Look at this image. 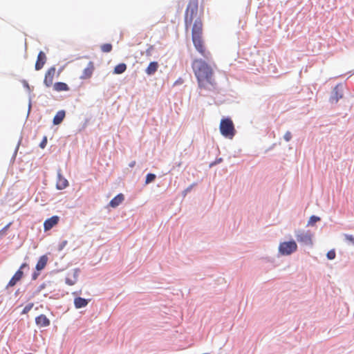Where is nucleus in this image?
Wrapping results in <instances>:
<instances>
[{
	"label": "nucleus",
	"mask_w": 354,
	"mask_h": 354,
	"mask_svg": "<svg viewBox=\"0 0 354 354\" xmlns=\"http://www.w3.org/2000/svg\"><path fill=\"white\" fill-rule=\"evenodd\" d=\"M198 12V0H189L185 12V26L187 30L192 27V41L196 50L204 57L208 58L209 53L205 49L203 39V21Z\"/></svg>",
	"instance_id": "1"
},
{
	"label": "nucleus",
	"mask_w": 354,
	"mask_h": 354,
	"mask_svg": "<svg viewBox=\"0 0 354 354\" xmlns=\"http://www.w3.org/2000/svg\"><path fill=\"white\" fill-rule=\"evenodd\" d=\"M192 67L200 88L211 90L215 87L214 71L210 65L202 59H195Z\"/></svg>",
	"instance_id": "2"
},
{
	"label": "nucleus",
	"mask_w": 354,
	"mask_h": 354,
	"mask_svg": "<svg viewBox=\"0 0 354 354\" xmlns=\"http://www.w3.org/2000/svg\"><path fill=\"white\" fill-rule=\"evenodd\" d=\"M219 129L221 133L224 137L230 139H232L236 133L233 122L229 118H223L221 120Z\"/></svg>",
	"instance_id": "3"
},
{
	"label": "nucleus",
	"mask_w": 354,
	"mask_h": 354,
	"mask_svg": "<svg viewBox=\"0 0 354 354\" xmlns=\"http://www.w3.org/2000/svg\"><path fill=\"white\" fill-rule=\"evenodd\" d=\"M295 236L297 238V240L299 243L301 244H304L306 245L311 246L313 244V233L309 231H304L299 230L295 232Z\"/></svg>",
	"instance_id": "4"
},
{
	"label": "nucleus",
	"mask_w": 354,
	"mask_h": 354,
	"mask_svg": "<svg viewBox=\"0 0 354 354\" xmlns=\"http://www.w3.org/2000/svg\"><path fill=\"white\" fill-rule=\"evenodd\" d=\"M297 250V245L294 241L281 243L279 246V251L283 255H290Z\"/></svg>",
	"instance_id": "5"
},
{
	"label": "nucleus",
	"mask_w": 354,
	"mask_h": 354,
	"mask_svg": "<svg viewBox=\"0 0 354 354\" xmlns=\"http://www.w3.org/2000/svg\"><path fill=\"white\" fill-rule=\"evenodd\" d=\"M26 263H23L21 266L19 270H18L14 276L11 278V279L9 281L8 283V287H12L14 286L18 281H19L21 278L23 277L24 272L21 270L24 268L26 267Z\"/></svg>",
	"instance_id": "6"
},
{
	"label": "nucleus",
	"mask_w": 354,
	"mask_h": 354,
	"mask_svg": "<svg viewBox=\"0 0 354 354\" xmlns=\"http://www.w3.org/2000/svg\"><path fill=\"white\" fill-rule=\"evenodd\" d=\"M56 73V68L50 67L46 73L44 83L47 87H50L53 84L54 77Z\"/></svg>",
	"instance_id": "7"
},
{
	"label": "nucleus",
	"mask_w": 354,
	"mask_h": 354,
	"mask_svg": "<svg viewBox=\"0 0 354 354\" xmlns=\"http://www.w3.org/2000/svg\"><path fill=\"white\" fill-rule=\"evenodd\" d=\"M95 70V66L93 62H89L86 67L83 70L82 73L80 76L82 80H87L91 77L93 71Z\"/></svg>",
	"instance_id": "8"
},
{
	"label": "nucleus",
	"mask_w": 354,
	"mask_h": 354,
	"mask_svg": "<svg viewBox=\"0 0 354 354\" xmlns=\"http://www.w3.org/2000/svg\"><path fill=\"white\" fill-rule=\"evenodd\" d=\"M59 221V217L58 216H53L50 218H48L45 221L44 223V228L45 231L50 230L54 226H55Z\"/></svg>",
	"instance_id": "9"
},
{
	"label": "nucleus",
	"mask_w": 354,
	"mask_h": 354,
	"mask_svg": "<svg viewBox=\"0 0 354 354\" xmlns=\"http://www.w3.org/2000/svg\"><path fill=\"white\" fill-rule=\"evenodd\" d=\"M46 62V54L43 51H40L37 55L35 63V70L39 71L43 68Z\"/></svg>",
	"instance_id": "10"
},
{
	"label": "nucleus",
	"mask_w": 354,
	"mask_h": 354,
	"mask_svg": "<svg viewBox=\"0 0 354 354\" xmlns=\"http://www.w3.org/2000/svg\"><path fill=\"white\" fill-rule=\"evenodd\" d=\"M35 322L39 327H46L50 325V320L45 315H40L35 318Z\"/></svg>",
	"instance_id": "11"
},
{
	"label": "nucleus",
	"mask_w": 354,
	"mask_h": 354,
	"mask_svg": "<svg viewBox=\"0 0 354 354\" xmlns=\"http://www.w3.org/2000/svg\"><path fill=\"white\" fill-rule=\"evenodd\" d=\"M56 185L58 189H65L68 185V180L62 176L60 171H58L57 173V180Z\"/></svg>",
	"instance_id": "12"
},
{
	"label": "nucleus",
	"mask_w": 354,
	"mask_h": 354,
	"mask_svg": "<svg viewBox=\"0 0 354 354\" xmlns=\"http://www.w3.org/2000/svg\"><path fill=\"white\" fill-rule=\"evenodd\" d=\"M124 200V196L122 194H118L116 196H115L110 202L109 205L111 207H116L119 205H120L123 201Z\"/></svg>",
	"instance_id": "13"
},
{
	"label": "nucleus",
	"mask_w": 354,
	"mask_h": 354,
	"mask_svg": "<svg viewBox=\"0 0 354 354\" xmlns=\"http://www.w3.org/2000/svg\"><path fill=\"white\" fill-rule=\"evenodd\" d=\"M158 67L159 65L157 62H150L148 66L147 67L145 72L147 75H151L157 71Z\"/></svg>",
	"instance_id": "14"
},
{
	"label": "nucleus",
	"mask_w": 354,
	"mask_h": 354,
	"mask_svg": "<svg viewBox=\"0 0 354 354\" xmlns=\"http://www.w3.org/2000/svg\"><path fill=\"white\" fill-rule=\"evenodd\" d=\"M47 261L48 257L46 255L41 256L36 264V270L37 271L43 270L46 267Z\"/></svg>",
	"instance_id": "15"
},
{
	"label": "nucleus",
	"mask_w": 354,
	"mask_h": 354,
	"mask_svg": "<svg viewBox=\"0 0 354 354\" xmlns=\"http://www.w3.org/2000/svg\"><path fill=\"white\" fill-rule=\"evenodd\" d=\"M88 303V300L82 298V297H76L74 299V305L76 308H81L87 306Z\"/></svg>",
	"instance_id": "16"
},
{
	"label": "nucleus",
	"mask_w": 354,
	"mask_h": 354,
	"mask_svg": "<svg viewBox=\"0 0 354 354\" xmlns=\"http://www.w3.org/2000/svg\"><path fill=\"white\" fill-rule=\"evenodd\" d=\"M65 118V111L62 110L58 111L53 118V124H59Z\"/></svg>",
	"instance_id": "17"
},
{
	"label": "nucleus",
	"mask_w": 354,
	"mask_h": 354,
	"mask_svg": "<svg viewBox=\"0 0 354 354\" xmlns=\"http://www.w3.org/2000/svg\"><path fill=\"white\" fill-rule=\"evenodd\" d=\"M53 88L56 91H67L69 90L68 86L64 82H56L53 85Z\"/></svg>",
	"instance_id": "18"
},
{
	"label": "nucleus",
	"mask_w": 354,
	"mask_h": 354,
	"mask_svg": "<svg viewBox=\"0 0 354 354\" xmlns=\"http://www.w3.org/2000/svg\"><path fill=\"white\" fill-rule=\"evenodd\" d=\"M127 69V65L124 63H121L115 66L113 73L115 74H122Z\"/></svg>",
	"instance_id": "19"
},
{
	"label": "nucleus",
	"mask_w": 354,
	"mask_h": 354,
	"mask_svg": "<svg viewBox=\"0 0 354 354\" xmlns=\"http://www.w3.org/2000/svg\"><path fill=\"white\" fill-rule=\"evenodd\" d=\"M101 50L104 53H109L112 50V45L111 44H104L101 46Z\"/></svg>",
	"instance_id": "20"
},
{
	"label": "nucleus",
	"mask_w": 354,
	"mask_h": 354,
	"mask_svg": "<svg viewBox=\"0 0 354 354\" xmlns=\"http://www.w3.org/2000/svg\"><path fill=\"white\" fill-rule=\"evenodd\" d=\"M320 221V218L316 216H311L308 220V225H315L317 221Z\"/></svg>",
	"instance_id": "21"
},
{
	"label": "nucleus",
	"mask_w": 354,
	"mask_h": 354,
	"mask_svg": "<svg viewBox=\"0 0 354 354\" xmlns=\"http://www.w3.org/2000/svg\"><path fill=\"white\" fill-rule=\"evenodd\" d=\"M334 92H335V96L333 97L332 100H333V101H335V102H337L339 99L342 97V94H339V93H338V86H337L335 87Z\"/></svg>",
	"instance_id": "22"
},
{
	"label": "nucleus",
	"mask_w": 354,
	"mask_h": 354,
	"mask_svg": "<svg viewBox=\"0 0 354 354\" xmlns=\"http://www.w3.org/2000/svg\"><path fill=\"white\" fill-rule=\"evenodd\" d=\"M156 179V175L153 174H148L146 176L145 183L146 184H149L153 182Z\"/></svg>",
	"instance_id": "23"
},
{
	"label": "nucleus",
	"mask_w": 354,
	"mask_h": 354,
	"mask_svg": "<svg viewBox=\"0 0 354 354\" xmlns=\"http://www.w3.org/2000/svg\"><path fill=\"white\" fill-rule=\"evenodd\" d=\"M34 304L33 303H30L28 305H26L24 308L23 309L21 313L22 314H27L33 307Z\"/></svg>",
	"instance_id": "24"
},
{
	"label": "nucleus",
	"mask_w": 354,
	"mask_h": 354,
	"mask_svg": "<svg viewBox=\"0 0 354 354\" xmlns=\"http://www.w3.org/2000/svg\"><path fill=\"white\" fill-rule=\"evenodd\" d=\"M335 252L334 250H330L327 253V258L330 260L334 259L335 258Z\"/></svg>",
	"instance_id": "25"
},
{
	"label": "nucleus",
	"mask_w": 354,
	"mask_h": 354,
	"mask_svg": "<svg viewBox=\"0 0 354 354\" xmlns=\"http://www.w3.org/2000/svg\"><path fill=\"white\" fill-rule=\"evenodd\" d=\"M344 238L346 241L352 243L354 245V236L350 234H344Z\"/></svg>",
	"instance_id": "26"
},
{
	"label": "nucleus",
	"mask_w": 354,
	"mask_h": 354,
	"mask_svg": "<svg viewBox=\"0 0 354 354\" xmlns=\"http://www.w3.org/2000/svg\"><path fill=\"white\" fill-rule=\"evenodd\" d=\"M284 139L286 141L288 142L291 140L292 138V134L290 131H287L285 135H284Z\"/></svg>",
	"instance_id": "27"
},
{
	"label": "nucleus",
	"mask_w": 354,
	"mask_h": 354,
	"mask_svg": "<svg viewBox=\"0 0 354 354\" xmlns=\"http://www.w3.org/2000/svg\"><path fill=\"white\" fill-rule=\"evenodd\" d=\"M66 283L67 284L70 285V286H72V285H73L75 283V281H73V280H71V279H70L68 278H66Z\"/></svg>",
	"instance_id": "28"
},
{
	"label": "nucleus",
	"mask_w": 354,
	"mask_h": 354,
	"mask_svg": "<svg viewBox=\"0 0 354 354\" xmlns=\"http://www.w3.org/2000/svg\"><path fill=\"white\" fill-rule=\"evenodd\" d=\"M46 142H47V140H46V138H45L44 140L41 142L40 147L41 148H44L46 145Z\"/></svg>",
	"instance_id": "29"
},
{
	"label": "nucleus",
	"mask_w": 354,
	"mask_h": 354,
	"mask_svg": "<svg viewBox=\"0 0 354 354\" xmlns=\"http://www.w3.org/2000/svg\"><path fill=\"white\" fill-rule=\"evenodd\" d=\"M183 82V79L181 78H179L176 82H175V84H182Z\"/></svg>",
	"instance_id": "30"
},
{
	"label": "nucleus",
	"mask_w": 354,
	"mask_h": 354,
	"mask_svg": "<svg viewBox=\"0 0 354 354\" xmlns=\"http://www.w3.org/2000/svg\"><path fill=\"white\" fill-rule=\"evenodd\" d=\"M136 165V161H132L129 163V166L130 167H133Z\"/></svg>",
	"instance_id": "31"
},
{
	"label": "nucleus",
	"mask_w": 354,
	"mask_h": 354,
	"mask_svg": "<svg viewBox=\"0 0 354 354\" xmlns=\"http://www.w3.org/2000/svg\"><path fill=\"white\" fill-rule=\"evenodd\" d=\"M38 275H39V273H36V272H35V273L32 274V279H34V280H35V279H36L37 278Z\"/></svg>",
	"instance_id": "32"
}]
</instances>
